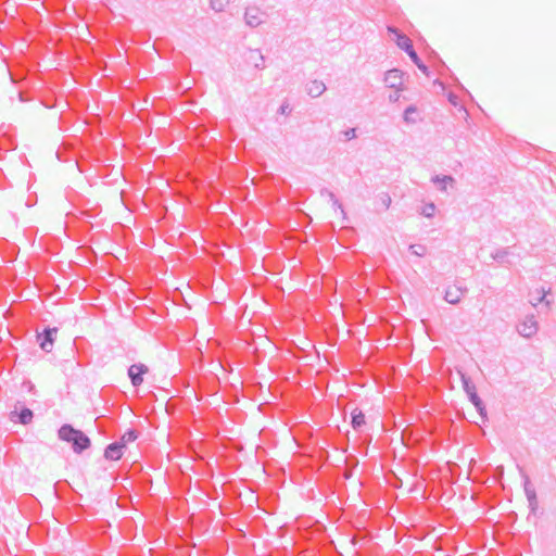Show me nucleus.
Wrapping results in <instances>:
<instances>
[{"mask_svg": "<svg viewBox=\"0 0 556 556\" xmlns=\"http://www.w3.org/2000/svg\"><path fill=\"white\" fill-rule=\"evenodd\" d=\"M58 435L60 440L71 443L76 454H81L91 445L90 439L81 430L75 429L68 424L61 426Z\"/></svg>", "mask_w": 556, "mask_h": 556, "instance_id": "obj_1", "label": "nucleus"}, {"mask_svg": "<svg viewBox=\"0 0 556 556\" xmlns=\"http://www.w3.org/2000/svg\"><path fill=\"white\" fill-rule=\"evenodd\" d=\"M390 33H393L396 36V45L400 49L404 50L408 56L410 58L412 62L426 75H429V70L427 65L420 60L417 52L415 51L413 47L412 40L404 34L400 33L394 27H388Z\"/></svg>", "mask_w": 556, "mask_h": 556, "instance_id": "obj_2", "label": "nucleus"}, {"mask_svg": "<svg viewBox=\"0 0 556 556\" xmlns=\"http://www.w3.org/2000/svg\"><path fill=\"white\" fill-rule=\"evenodd\" d=\"M244 63L256 70L265 68V56L258 49H247L243 53Z\"/></svg>", "mask_w": 556, "mask_h": 556, "instance_id": "obj_3", "label": "nucleus"}, {"mask_svg": "<svg viewBox=\"0 0 556 556\" xmlns=\"http://www.w3.org/2000/svg\"><path fill=\"white\" fill-rule=\"evenodd\" d=\"M538 329H539L538 321H536L534 315L526 316L523 321H521L517 326L518 333L525 338L533 337L538 332Z\"/></svg>", "mask_w": 556, "mask_h": 556, "instance_id": "obj_4", "label": "nucleus"}, {"mask_svg": "<svg viewBox=\"0 0 556 556\" xmlns=\"http://www.w3.org/2000/svg\"><path fill=\"white\" fill-rule=\"evenodd\" d=\"M149 371V368L147 365L142 363L132 364L128 368V377L130 379V382L132 387L138 388L143 382V375H146Z\"/></svg>", "mask_w": 556, "mask_h": 556, "instance_id": "obj_5", "label": "nucleus"}, {"mask_svg": "<svg viewBox=\"0 0 556 556\" xmlns=\"http://www.w3.org/2000/svg\"><path fill=\"white\" fill-rule=\"evenodd\" d=\"M56 332V328H46L41 333L37 334V341L43 351L50 352L52 350Z\"/></svg>", "mask_w": 556, "mask_h": 556, "instance_id": "obj_6", "label": "nucleus"}, {"mask_svg": "<svg viewBox=\"0 0 556 556\" xmlns=\"http://www.w3.org/2000/svg\"><path fill=\"white\" fill-rule=\"evenodd\" d=\"M457 374H458V376L460 378V381H462V384H463V389H464L466 395L468 396V400L471 403L480 400V396L477 393L476 386L471 381V379L462 369H457Z\"/></svg>", "mask_w": 556, "mask_h": 556, "instance_id": "obj_7", "label": "nucleus"}, {"mask_svg": "<svg viewBox=\"0 0 556 556\" xmlns=\"http://www.w3.org/2000/svg\"><path fill=\"white\" fill-rule=\"evenodd\" d=\"M466 292V287L448 286L444 292V300L450 304H458Z\"/></svg>", "mask_w": 556, "mask_h": 556, "instance_id": "obj_8", "label": "nucleus"}, {"mask_svg": "<svg viewBox=\"0 0 556 556\" xmlns=\"http://www.w3.org/2000/svg\"><path fill=\"white\" fill-rule=\"evenodd\" d=\"M383 80L387 87L401 90L403 85L402 72L397 68L390 70L384 74Z\"/></svg>", "mask_w": 556, "mask_h": 556, "instance_id": "obj_9", "label": "nucleus"}, {"mask_svg": "<svg viewBox=\"0 0 556 556\" xmlns=\"http://www.w3.org/2000/svg\"><path fill=\"white\" fill-rule=\"evenodd\" d=\"M124 455V447L117 442L110 443L104 450V458L108 460H119Z\"/></svg>", "mask_w": 556, "mask_h": 556, "instance_id": "obj_10", "label": "nucleus"}, {"mask_svg": "<svg viewBox=\"0 0 556 556\" xmlns=\"http://www.w3.org/2000/svg\"><path fill=\"white\" fill-rule=\"evenodd\" d=\"M263 13L257 8H249L245 10L244 20L245 23L251 27H256L263 23Z\"/></svg>", "mask_w": 556, "mask_h": 556, "instance_id": "obj_11", "label": "nucleus"}, {"mask_svg": "<svg viewBox=\"0 0 556 556\" xmlns=\"http://www.w3.org/2000/svg\"><path fill=\"white\" fill-rule=\"evenodd\" d=\"M326 85L318 79L311 80L306 85L307 94L312 98H318L326 91Z\"/></svg>", "mask_w": 556, "mask_h": 556, "instance_id": "obj_12", "label": "nucleus"}, {"mask_svg": "<svg viewBox=\"0 0 556 556\" xmlns=\"http://www.w3.org/2000/svg\"><path fill=\"white\" fill-rule=\"evenodd\" d=\"M17 417V421L22 425H29L33 421L34 413L27 407H23L20 413L16 410L11 413V420L16 421L14 418Z\"/></svg>", "mask_w": 556, "mask_h": 556, "instance_id": "obj_13", "label": "nucleus"}, {"mask_svg": "<svg viewBox=\"0 0 556 556\" xmlns=\"http://www.w3.org/2000/svg\"><path fill=\"white\" fill-rule=\"evenodd\" d=\"M320 195H321V197H327V199H329V201L331 202L332 207H333L336 211H337V210H339V211L341 212V214H342L343 218H345V217H346V213H345V211H344V208H343V205L341 204V202L338 200V198L336 197V194H334L332 191H330V190H329V189H327V188H323V189L320 190Z\"/></svg>", "mask_w": 556, "mask_h": 556, "instance_id": "obj_14", "label": "nucleus"}, {"mask_svg": "<svg viewBox=\"0 0 556 556\" xmlns=\"http://www.w3.org/2000/svg\"><path fill=\"white\" fill-rule=\"evenodd\" d=\"M365 415L359 408H354L351 413V425L354 430L361 429L365 425Z\"/></svg>", "mask_w": 556, "mask_h": 556, "instance_id": "obj_15", "label": "nucleus"}, {"mask_svg": "<svg viewBox=\"0 0 556 556\" xmlns=\"http://www.w3.org/2000/svg\"><path fill=\"white\" fill-rule=\"evenodd\" d=\"M432 182L435 184L441 191H446L447 185L453 186L455 179L450 175L439 176L435 175L432 177Z\"/></svg>", "mask_w": 556, "mask_h": 556, "instance_id": "obj_16", "label": "nucleus"}, {"mask_svg": "<svg viewBox=\"0 0 556 556\" xmlns=\"http://www.w3.org/2000/svg\"><path fill=\"white\" fill-rule=\"evenodd\" d=\"M138 431L128 429L117 442L125 448L127 444L135 442L138 439Z\"/></svg>", "mask_w": 556, "mask_h": 556, "instance_id": "obj_17", "label": "nucleus"}, {"mask_svg": "<svg viewBox=\"0 0 556 556\" xmlns=\"http://www.w3.org/2000/svg\"><path fill=\"white\" fill-rule=\"evenodd\" d=\"M522 476H523V490H525L527 500L535 497L536 492H535L533 485L531 484L529 477L526 473H523Z\"/></svg>", "mask_w": 556, "mask_h": 556, "instance_id": "obj_18", "label": "nucleus"}, {"mask_svg": "<svg viewBox=\"0 0 556 556\" xmlns=\"http://www.w3.org/2000/svg\"><path fill=\"white\" fill-rule=\"evenodd\" d=\"M409 251H410L412 254H414L416 256H419V257H422L427 253V248L424 244H410L409 245Z\"/></svg>", "mask_w": 556, "mask_h": 556, "instance_id": "obj_19", "label": "nucleus"}, {"mask_svg": "<svg viewBox=\"0 0 556 556\" xmlns=\"http://www.w3.org/2000/svg\"><path fill=\"white\" fill-rule=\"evenodd\" d=\"M509 254V251L507 248L497 249L494 251L491 256L496 262H503L505 257Z\"/></svg>", "mask_w": 556, "mask_h": 556, "instance_id": "obj_20", "label": "nucleus"}, {"mask_svg": "<svg viewBox=\"0 0 556 556\" xmlns=\"http://www.w3.org/2000/svg\"><path fill=\"white\" fill-rule=\"evenodd\" d=\"M471 404L475 406L481 418L486 419V408L483 401L480 399Z\"/></svg>", "mask_w": 556, "mask_h": 556, "instance_id": "obj_21", "label": "nucleus"}, {"mask_svg": "<svg viewBox=\"0 0 556 556\" xmlns=\"http://www.w3.org/2000/svg\"><path fill=\"white\" fill-rule=\"evenodd\" d=\"M435 213V205L434 203H428L424 206L422 211H421V214L425 216V217H432Z\"/></svg>", "mask_w": 556, "mask_h": 556, "instance_id": "obj_22", "label": "nucleus"}, {"mask_svg": "<svg viewBox=\"0 0 556 556\" xmlns=\"http://www.w3.org/2000/svg\"><path fill=\"white\" fill-rule=\"evenodd\" d=\"M380 201L386 210H388L390 207L391 197L388 193H382L380 197Z\"/></svg>", "mask_w": 556, "mask_h": 556, "instance_id": "obj_23", "label": "nucleus"}, {"mask_svg": "<svg viewBox=\"0 0 556 556\" xmlns=\"http://www.w3.org/2000/svg\"><path fill=\"white\" fill-rule=\"evenodd\" d=\"M223 3L219 0H211V8L216 12L223 11Z\"/></svg>", "mask_w": 556, "mask_h": 556, "instance_id": "obj_24", "label": "nucleus"}, {"mask_svg": "<svg viewBox=\"0 0 556 556\" xmlns=\"http://www.w3.org/2000/svg\"><path fill=\"white\" fill-rule=\"evenodd\" d=\"M529 508L532 513H534L538 509V496L528 498Z\"/></svg>", "mask_w": 556, "mask_h": 556, "instance_id": "obj_25", "label": "nucleus"}, {"mask_svg": "<svg viewBox=\"0 0 556 556\" xmlns=\"http://www.w3.org/2000/svg\"><path fill=\"white\" fill-rule=\"evenodd\" d=\"M344 136L346 140H352L356 137V129L355 128H349L344 131Z\"/></svg>", "mask_w": 556, "mask_h": 556, "instance_id": "obj_26", "label": "nucleus"}, {"mask_svg": "<svg viewBox=\"0 0 556 556\" xmlns=\"http://www.w3.org/2000/svg\"><path fill=\"white\" fill-rule=\"evenodd\" d=\"M415 111H416V109L414 106L406 108V110L404 112L405 119L407 121L408 117H410V114H413Z\"/></svg>", "mask_w": 556, "mask_h": 556, "instance_id": "obj_27", "label": "nucleus"}, {"mask_svg": "<svg viewBox=\"0 0 556 556\" xmlns=\"http://www.w3.org/2000/svg\"><path fill=\"white\" fill-rule=\"evenodd\" d=\"M415 111H416V109L414 106L406 108V110L404 112L405 119L407 121L408 117H410V114H413Z\"/></svg>", "mask_w": 556, "mask_h": 556, "instance_id": "obj_28", "label": "nucleus"}, {"mask_svg": "<svg viewBox=\"0 0 556 556\" xmlns=\"http://www.w3.org/2000/svg\"><path fill=\"white\" fill-rule=\"evenodd\" d=\"M448 101L451 102V104L456 106L457 105V96H455L454 93H450L448 94Z\"/></svg>", "mask_w": 556, "mask_h": 556, "instance_id": "obj_29", "label": "nucleus"}, {"mask_svg": "<svg viewBox=\"0 0 556 556\" xmlns=\"http://www.w3.org/2000/svg\"><path fill=\"white\" fill-rule=\"evenodd\" d=\"M546 298V292L542 290V295L538 299L535 303H533V306H536L539 303L544 302Z\"/></svg>", "mask_w": 556, "mask_h": 556, "instance_id": "obj_30", "label": "nucleus"}, {"mask_svg": "<svg viewBox=\"0 0 556 556\" xmlns=\"http://www.w3.org/2000/svg\"><path fill=\"white\" fill-rule=\"evenodd\" d=\"M399 98H400V94L397 93V91L389 96V100H390L391 102H395V101H397V100H399Z\"/></svg>", "mask_w": 556, "mask_h": 556, "instance_id": "obj_31", "label": "nucleus"}, {"mask_svg": "<svg viewBox=\"0 0 556 556\" xmlns=\"http://www.w3.org/2000/svg\"><path fill=\"white\" fill-rule=\"evenodd\" d=\"M279 111L281 114H286L289 111V106L287 104H282Z\"/></svg>", "mask_w": 556, "mask_h": 556, "instance_id": "obj_32", "label": "nucleus"}]
</instances>
